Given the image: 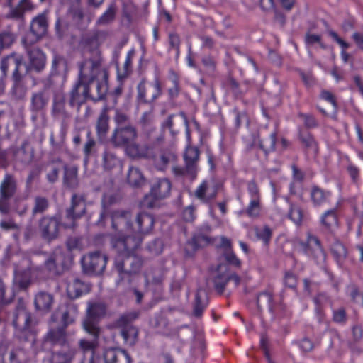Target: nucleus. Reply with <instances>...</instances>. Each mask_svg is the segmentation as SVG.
<instances>
[{"label":"nucleus","instance_id":"f257e3e1","mask_svg":"<svg viewBox=\"0 0 363 363\" xmlns=\"http://www.w3.org/2000/svg\"><path fill=\"white\" fill-rule=\"evenodd\" d=\"M111 244L117 252L114 266L119 275L118 283L126 281L130 284L140 274L145 262L144 259L135 253L141 245V238L113 235Z\"/></svg>","mask_w":363,"mask_h":363},{"label":"nucleus","instance_id":"f03ea898","mask_svg":"<svg viewBox=\"0 0 363 363\" xmlns=\"http://www.w3.org/2000/svg\"><path fill=\"white\" fill-rule=\"evenodd\" d=\"M102 58L99 52L91 58L83 60L79 65L81 82L85 87L88 99L98 101L104 99L107 90L108 72L101 69Z\"/></svg>","mask_w":363,"mask_h":363},{"label":"nucleus","instance_id":"7ed1b4c3","mask_svg":"<svg viewBox=\"0 0 363 363\" xmlns=\"http://www.w3.org/2000/svg\"><path fill=\"white\" fill-rule=\"evenodd\" d=\"M113 121L116 127L110 138V143L114 147L124 149L133 140H137L138 128L127 113L116 108Z\"/></svg>","mask_w":363,"mask_h":363},{"label":"nucleus","instance_id":"20e7f679","mask_svg":"<svg viewBox=\"0 0 363 363\" xmlns=\"http://www.w3.org/2000/svg\"><path fill=\"white\" fill-rule=\"evenodd\" d=\"M41 255H36L30 260V269L36 277H43L45 273L51 277H60L69 268V259L62 252L50 254L40 264Z\"/></svg>","mask_w":363,"mask_h":363},{"label":"nucleus","instance_id":"39448f33","mask_svg":"<svg viewBox=\"0 0 363 363\" xmlns=\"http://www.w3.org/2000/svg\"><path fill=\"white\" fill-rule=\"evenodd\" d=\"M138 311H130L122 314L114 322L115 326L121 329V335L125 344L133 346L138 341L139 330L132 323L139 317Z\"/></svg>","mask_w":363,"mask_h":363},{"label":"nucleus","instance_id":"423d86ee","mask_svg":"<svg viewBox=\"0 0 363 363\" xmlns=\"http://www.w3.org/2000/svg\"><path fill=\"white\" fill-rule=\"evenodd\" d=\"M200 152L196 147L189 146L184 154V167L174 166L172 168L174 174L177 177H187L194 180L197 174L198 161Z\"/></svg>","mask_w":363,"mask_h":363},{"label":"nucleus","instance_id":"0eeeda50","mask_svg":"<svg viewBox=\"0 0 363 363\" xmlns=\"http://www.w3.org/2000/svg\"><path fill=\"white\" fill-rule=\"evenodd\" d=\"M86 213V197L84 195L73 194L71 199V206L65 210L67 221L62 224L66 229H75L77 227V220Z\"/></svg>","mask_w":363,"mask_h":363},{"label":"nucleus","instance_id":"6e6552de","mask_svg":"<svg viewBox=\"0 0 363 363\" xmlns=\"http://www.w3.org/2000/svg\"><path fill=\"white\" fill-rule=\"evenodd\" d=\"M18 191V182L14 175L6 174L0 184V213L8 215L11 211L10 201Z\"/></svg>","mask_w":363,"mask_h":363},{"label":"nucleus","instance_id":"1a4fd4ad","mask_svg":"<svg viewBox=\"0 0 363 363\" xmlns=\"http://www.w3.org/2000/svg\"><path fill=\"white\" fill-rule=\"evenodd\" d=\"M31 315L26 310V304L22 299L18 301L14 313L13 324L21 339L27 340L32 334L30 330Z\"/></svg>","mask_w":363,"mask_h":363},{"label":"nucleus","instance_id":"9d476101","mask_svg":"<svg viewBox=\"0 0 363 363\" xmlns=\"http://www.w3.org/2000/svg\"><path fill=\"white\" fill-rule=\"evenodd\" d=\"M106 313V306L102 301H89L86 313V317L82 321L83 329L88 330L102 331L99 321L104 318Z\"/></svg>","mask_w":363,"mask_h":363},{"label":"nucleus","instance_id":"9b49d317","mask_svg":"<svg viewBox=\"0 0 363 363\" xmlns=\"http://www.w3.org/2000/svg\"><path fill=\"white\" fill-rule=\"evenodd\" d=\"M108 257L100 251H94L82 258V270L88 275H101L105 270Z\"/></svg>","mask_w":363,"mask_h":363},{"label":"nucleus","instance_id":"f8f14e48","mask_svg":"<svg viewBox=\"0 0 363 363\" xmlns=\"http://www.w3.org/2000/svg\"><path fill=\"white\" fill-rule=\"evenodd\" d=\"M61 225L60 216L57 215L42 216L38 222L41 238L48 242L56 240L60 235Z\"/></svg>","mask_w":363,"mask_h":363},{"label":"nucleus","instance_id":"ddd939ff","mask_svg":"<svg viewBox=\"0 0 363 363\" xmlns=\"http://www.w3.org/2000/svg\"><path fill=\"white\" fill-rule=\"evenodd\" d=\"M155 222V218L152 215L145 212L138 213L135 221L133 222V227H130L129 230L133 234L126 237H140L142 242L143 235L150 233L152 230Z\"/></svg>","mask_w":363,"mask_h":363},{"label":"nucleus","instance_id":"4468645a","mask_svg":"<svg viewBox=\"0 0 363 363\" xmlns=\"http://www.w3.org/2000/svg\"><path fill=\"white\" fill-rule=\"evenodd\" d=\"M48 30V21L44 14H40L34 18L30 24V33L28 34L23 39V43L25 46L30 45L43 37Z\"/></svg>","mask_w":363,"mask_h":363},{"label":"nucleus","instance_id":"2eb2a0df","mask_svg":"<svg viewBox=\"0 0 363 363\" xmlns=\"http://www.w3.org/2000/svg\"><path fill=\"white\" fill-rule=\"evenodd\" d=\"M149 140V143L140 144L137 140H133L125 147V152L127 156L134 160L149 159L152 157V149L160 145Z\"/></svg>","mask_w":363,"mask_h":363},{"label":"nucleus","instance_id":"dca6fc26","mask_svg":"<svg viewBox=\"0 0 363 363\" xmlns=\"http://www.w3.org/2000/svg\"><path fill=\"white\" fill-rule=\"evenodd\" d=\"M11 153L16 162L28 165L34 159L35 150L30 141L25 140L19 147H13Z\"/></svg>","mask_w":363,"mask_h":363},{"label":"nucleus","instance_id":"f3484780","mask_svg":"<svg viewBox=\"0 0 363 363\" xmlns=\"http://www.w3.org/2000/svg\"><path fill=\"white\" fill-rule=\"evenodd\" d=\"M152 123L153 114L150 111L144 113L139 121V123L148 140L153 143L162 144L164 140V135L161 132L156 133L155 129L151 128Z\"/></svg>","mask_w":363,"mask_h":363},{"label":"nucleus","instance_id":"a211bd4d","mask_svg":"<svg viewBox=\"0 0 363 363\" xmlns=\"http://www.w3.org/2000/svg\"><path fill=\"white\" fill-rule=\"evenodd\" d=\"M105 38L106 34L101 31L88 33L82 37L81 44L85 48H87L91 54L90 56L86 57L84 60L93 57L96 52H99L100 57L102 58L99 47Z\"/></svg>","mask_w":363,"mask_h":363},{"label":"nucleus","instance_id":"6ab92c4d","mask_svg":"<svg viewBox=\"0 0 363 363\" xmlns=\"http://www.w3.org/2000/svg\"><path fill=\"white\" fill-rule=\"evenodd\" d=\"M87 99L88 96L86 93H85L84 85L81 82V73L79 72L78 81L69 94V104L70 106L76 108L77 111H79L80 106L84 104Z\"/></svg>","mask_w":363,"mask_h":363},{"label":"nucleus","instance_id":"aec40b11","mask_svg":"<svg viewBox=\"0 0 363 363\" xmlns=\"http://www.w3.org/2000/svg\"><path fill=\"white\" fill-rule=\"evenodd\" d=\"M44 341L53 346H60L61 349L70 347L67 341L66 328L62 326L50 329L45 336Z\"/></svg>","mask_w":363,"mask_h":363},{"label":"nucleus","instance_id":"412c9836","mask_svg":"<svg viewBox=\"0 0 363 363\" xmlns=\"http://www.w3.org/2000/svg\"><path fill=\"white\" fill-rule=\"evenodd\" d=\"M154 149L155 147L152 149V157H150L149 160H152L156 168L160 170L165 169L169 163L177 159L176 153L172 149L163 148L160 150L158 155H155Z\"/></svg>","mask_w":363,"mask_h":363},{"label":"nucleus","instance_id":"4be33fe9","mask_svg":"<svg viewBox=\"0 0 363 363\" xmlns=\"http://www.w3.org/2000/svg\"><path fill=\"white\" fill-rule=\"evenodd\" d=\"M188 126L187 118L183 112L169 116L162 124V128L169 129L172 135L177 134L183 127L188 128Z\"/></svg>","mask_w":363,"mask_h":363},{"label":"nucleus","instance_id":"5701e85b","mask_svg":"<svg viewBox=\"0 0 363 363\" xmlns=\"http://www.w3.org/2000/svg\"><path fill=\"white\" fill-rule=\"evenodd\" d=\"M132 213L129 209H114L111 213V226L115 230H118L119 225L125 223L127 230L133 227L131 221Z\"/></svg>","mask_w":363,"mask_h":363},{"label":"nucleus","instance_id":"b1692460","mask_svg":"<svg viewBox=\"0 0 363 363\" xmlns=\"http://www.w3.org/2000/svg\"><path fill=\"white\" fill-rule=\"evenodd\" d=\"M29 63L26 67L27 72L34 70L40 72L45 67V56L43 52L37 48H28Z\"/></svg>","mask_w":363,"mask_h":363},{"label":"nucleus","instance_id":"393cba45","mask_svg":"<svg viewBox=\"0 0 363 363\" xmlns=\"http://www.w3.org/2000/svg\"><path fill=\"white\" fill-rule=\"evenodd\" d=\"M301 250L308 255L318 259L324 257L320 242L315 236H309L307 242L301 243Z\"/></svg>","mask_w":363,"mask_h":363},{"label":"nucleus","instance_id":"a878e982","mask_svg":"<svg viewBox=\"0 0 363 363\" xmlns=\"http://www.w3.org/2000/svg\"><path fill=\"white\" fill-rule=\"evenodd\" d=\"M105 363H131V357L124 350L106 349L104 352Z\"/></svg>","mask_w":363,"mask_h":363},{"label":"nucleus","instance_id":"bb28decb","mask_svg":"<svg viewBox=\"0 0 363 363\" xmlns=\"http://www.w3.org/2000/svg\"><path fill=\"white\" fill-rule=\"evenodd\" d=\"M87 334H89L92 339L89 340L87 339L83 338L79 341V347L82 351L84 354L88 351H90L91 353L96 354V350L99 346V337L102 333V331L99 330L96 332V330H88L86 329H84Z\"/></svg>","mask_w":363,"mask_h":363},{"label":"nucleus","instance_id":"cd10ccee","mask_svg":"<svg viewBox=\"0 0 363 363\" xmlns=\"http://www.w3.org/2000/svg\"><path fill=\"white\" fill-rule=\"evenodd\" d=\"M172 184L167 179H160L155 182L151 187L150 196L154 199H162L169 195Z\"/></svg>","mask_w":363,"mask_h":363},{"label":"nucleus","instance_id":"c85d7f7f","mask_svg":"<svg viewBox=\"0 0 363 363\" xmlns=\"http://www.w3.org/2000/svg\"><path fill=\"white\" fill-rule=\"evenodd\" d=\"M53 303V295L47 291H39L35 296L34 304L38 311L48 313L51 311Z\"/></svg>","mask_w":363,"mask_h":363},{"label":"nucleus","instance_id":"c756f323","mask_svg":"<svg viewBox=\"0 0 363 363\" xmlns=\"http://www.w3.org/2000/svg\"><path fill=\"white\" fill-rule=\"evenodd\" d=\"M91 290V285L82 281L79 278H75L67 286V292L69 298H77L83 294H86Z\"/></svg>","mask_w":363,"mask_h":363},{"label":"nucleus","instance_id":"7c9ffc66","mask_svg":"<svg viewBox=\"0 0 363 363\" xmlns=\"http://www.w3.org/2000/svg\"><path fill=\"white\" fill-rule=\"evenodd\" d=\"M126 182L133 188H140L145 184L146 178L138 167L130 166L127 172Z\"/></svg>","mask_w":363,"mask_h":363},{"label":"nucleus","instance_id":"2f4dec72","mask_svg":"<svg viewBox=\"0 0 363 363\" xmlns=\"http://www.w3.org/2000/svg\"><path fill=\"white\" fill-rule=\"evenodd\" d=\"M22 65L21 57L12 54L6 56L1 60V69L3 72L4 76L6 75L9 69H13V75H21L22 74L19 71L20 67Z\"/></svg>","mask_w":363,"mask_h":363},{"label":"nucleus","instance_id":"473e14b6","mask_svg":"<svg viewBox=\"0 0 363 363\" xmlns=\"http://www.w3.org/2000/svg\"><path fill=\"white\" fill-rule=\"evenodd\" d=\"M32 275L36 276V274L31 272L30 265L27 269L16 271L13 279L14 285L21 291L27 290L32 284Z\"/></svg>","mask_w":363,"mask_h":363},{"label":"nucleus","instance_id":"72a5a7b5","mask_svg":"<svg viewBox=\"0 0 363 363\" xmlns=\"http://www.w3.org/2000/svg\"><path fill=\"white\" fill-rule=\"evenodd\" d=\"M52 113L54 117L65 120L70 117L65 108V97L62 93H57L54 96Z\"/></svg>","mask_w":363,"mask_h":363},{"label":"nucleus","instance_id":"f704fd0d","mask_svg":"<svg viewBox=\"0 0 363 363\" xmlns=\"http://www.w3.org/2000/svg\"><path fill=\"white\" fill-rule=\"evenodd\" d=\"M77 353L74 347H66L52 352L50 363H72Z\"/></svg>","mask_w":363,"mask_h":363},{"label":"nucleus","instance_id":"c9c22d12","mask_svg":"<svg viewBox=\"0 0 363 363\" xmlns=\"http://www.w3.org/2000/svg\"><path fill=\"white\" fill-rule=\"evenodd\" d=\"M218 188L217 185H214L211 192H208L210 189V184L208 181H203L195 191L194 195L197 199L203 202L208 203L216 198Z\"/></svg>","mask_w":363,"mask_h":363},{"label":"nucleus","instance_id":"e433bc0d","mask_svg":"<svg viewBox=\"0 0 363 363\" xmlns=\"http://www.w3.org/2000/svg\"><path fill=\"white\" fill-rule=\"evenodd\" d=\"M28 358L26 351L18 347L11 350L6 357L0 358V363H27Z\"/></svg>","mask_w":363,"mask_h":363},{"label":"nucleus","instance_id":"4c0bfd02","mask_svg":"<svg viewBox=\"0 0 363 363\" xmlns=\"http://www.w3.org/2000/svg\"><path fill=\"white\" fill-rule=\"evenodd\" d=\"M48 101L49 96L44 91L33 94L30 99L31 111L39 113L44 111Z\"/></svg>","mask_w":363,"mask_h":363},{"label":"nucleus","instance_id":"58836bf2","mask_svg":"<svg viewBox=\"0 0 363 363\" xmlns=\"http://www.w3.org/2000/svg\"><path fill=\"white\" fill-rule=\"evenodd\" d=\"M13 82V87L11 91L12 97L15 100H23L27 93V88L23 82V74L12 76Z\"/></svg>","mask_w":363,"mask_h":363},{"label":"nucleus","instance_id":"ea45409f","mask_svg":"<svg viewBox=\"0 0 363 363\" xmlns=\"http://www.w3.org/2000/svg\"><path fill=\"white\" fill-rule=\"evenodd\" d=\"M32 9L33 4L30 1L21 0L16 6L11 9L9 13H7L6 17L9 18L23 20L24 13L27 11L32 10Z\"/></svg>","mask_w":363,"mask_h":363},{"label":"nucleus","instance_id":"a19ab883","mask_svg":"<svg viewBox=\"0 0 363 363\" xmlns=\"http://www.w3.org/2000/svg\"><path fill=\"white\" fill-rule=\"evenodd\" d=\"M50 207V201L48 197L38 195L33 199L31 213L33 217L44 214Z\"/></svg>","mask_w":363,"mask_h":363},{"label":"nucleus","instance_id":"79ce46f5","mask_svg":"<svg viewBox=\"0 0 363 363\" xmlns=\"http://www.w3.org/2000/svg\"><path fill=\"white\" fill-rule=\"evenodd\" d=\"M109 130V116L107 108H104L96 121V132L99 138H104Z\"/></svg>","mask_w":363,"mask_h":363},{"label":"nucleus","instance_id":"37998d69","mask_svg":"<svg viewBox=\"0 0 363 363\" xmlns=\"http://www.w3.org/2000/svg\"><path fill=\"white\" fill-rule=\"evenodd\" d=\"M226 266L220 264L218 267V271L220 274H218L214 278V287L216 291L219 294H222L225 290V287L228 281H229L227 271L225 270Z\"/></svg>","mask_w":363,"mask_h":363},{"label":"nucleus","instance_id":"c03bdc74","mask_svg":"<svg viewBox=\"0 0 363 363\" xmlns=\"http://www.w3.org/2000/svg\"><path fill=\"white\" fill-rule=\"evenodd\" d=\"M62 310L61 321L62 327L66 328L69 324L74 321V318L72 313L77 312V307L71 303H66L60 307Z\"/></svg>","mask_w":363,"mask_h":363},{"label":"nucleus","instance_id":"a18cd8bd","mask_svg":"<svg viewBox=\"0 0 363 363\" xmlns=\"http://www.w3.org/2000/svg\"><path fill=\"white\" fill-rule=\"evenodd\" d=\"M208 303V299L205 292L199 289L196 294L195 303L194 305V315L199 318L201 316L204 308Z\"/></svg>","mask_w":363,"mask_h":363},{"label":"nucleus","instance_id":"49530a36","mask_svg":"<svg viewBox=\"0 0 363 363\" xmlns=\"http://www.w3.org/2000/svg\"><path fill=\"white\" fill-rule=\"evenodd\" d=\"M153 87L157 90V94H152L150 89L147 92L144 82H141L138 86V99L143 102L150 101L155 99L156 96L160 94V82L157 80L155 81Z\"/></svg>","mask_w":363,"mask_h":363},{"label":"nucleus","instance_id":"de8ad7c7","mask_svg":"<svg viewBox=\"0 0 363 363\" xmlns=\"http://www.w3.org/2000/svg\"><path fill=\"white\" fill-rule=\"evenodd\" d=\"M321 223L328 231H334L338 226V220L335 211L334 210L327 211L323 216Z\"/></svg>","mask_w":363,"mask_h":363},{"label":"nucleus","instance_id":"09e8293b","mask_svg":"<svg viewBox=\"0 0 363 363\" xmlns=\"http://www.w3.org/2000/svg\"><path fill=\"white\" fill-rule=\"evenodd\" d=\"M64 167V182L65 184L71 189H74L77 186V168L75 167Z\"/></svg>","mask_w":363,"mask_h":363},{"label":"nucleus","instance_id":"8fccbe9b","mask_svg":"<svg viewBox=\"0 0 363 363\" xmlns=\"http://www.w3.org/2000/svg\"><path fill=\"white\" fill-rule=\"evenodd\" d=\"M272 294L267 291H264L262 293H260L257 296V304L258 309L259 311L262 310H269L270 311H272L273 306H272Z\"/></svg>","mask_w":363,"mask_h":363},{"label":"nucleus","instance_id":"3c124183","mask_svg":"<svg viewBox=\"0 0 363 363\" xmlns=\"http://www.w3.org/2000/svg\"><path fill=\"white\" fill-rule=\"evenodd\" d=\"M52 68L55 74L65 75L68 69L66 59L62 56L55 55L52 60Z\"/></svg>","mask_w":363,"mask_h":363},{"label":"nucleus","instance_id":"603ef678","mask_svg":"<svg viewBox=\"0 0 363 363\" xmlns=\"http://www.w3.org/2000/svg\"><path fill=\"white\" fill-rule=\"evenodd\" d=\"M134 54L135 51L133 50H130L123 65L121 67H118V76L120 79L126 78L132 72L131 64Z\"/></svg>","mask_w":363,"mask_h":363},{"label":"nucleus","instance_id":"864d4df0","mask_svg":"<svg viewBox=\"0 0 363 363\" xmlns=\"http://www.w3.org/2000/svg\"><path fill=\"white\" fill-rule=\"evenodd\" d=\"M331 252L338 263H342L347 257L346 247L339 241H335L331 246Z\"/></svg>","mask_w":363,"mask_h":363},{"label":"nucleus","instance_id":"5fc2aeb1","mask_svg":"<svg viewBox=\"0 0 363 363\" xmlns=\"http://www.w3.org/2000/svg\"><path fill=\"white\" fill-rule=\"evenodd\" d=\"M87 140L83 148L84 157L88 160L91 156L96 152V141L92 136L91 131H88L86 134Z\"/></svg>","mask_w":363,"mask_h":363},{"label":"nucleus","instance_id":"6e6d98bb","mask_svg":"<svg viewBox=\"0 0 363 363\" xmlns=\"http://www.w3.org/2000/svg\"><path fill=\"white\" fill-rule=\"evenodd\" d=\"M276 145V134L272 133L268 135L263 136L259 140V147L266 154L268 152L274 150Z\"/></svg>","mask_w":363,"mask_h":363},{"label":"nucleus","instance_id":"4d7b16f0","mask_svg":"<svg viewBox=\"0 0 363 363\" xmlns=\"http://www.w3.org/2000/svg\"><path fill=\"white\" fill-rule=\"evenodd\" d=\"M191 245L195 247H204L212 243V239L205 233H196L191 240Z\"/></svg>","mask_w":363,"mask_h":363},{"label":"nucleus","instance_id":"13d9d810","mask_svg":"<svg viewBox=\"0 0 363 363\" xmlns=\"http://www.w3.org/2000/svg\"><path fill=\"white\" fill-rule=\"evenodd\" d=\"M103 162L104 168L111 170L119 164L120 160L115 153L106 151L103 155Z\"/></svg>","mask_w":363,"mask_h":363},{"label":"nucleus","instance_id":"bf43d9fd","mask_svg":"<svg viewBox=\"0 0 363 363\" xmlns=\"http://www.w3.org/2000/svg\"><path fill=\"white\" fill-rule=\"evenodd\" d=\"M299 138L301 144L306 149L313 150L315 152L318 151V145L314 140L313 137L308 133L300 132Z\"/></svg>","mask_w":363,"mask_h":363},{"label":"nucleus","instance_id":"052dcab7","mask_svg":"<svg viewBox=\"0 0 363 363\" xmlns=\"http://www.w3.org/2000/svg\"><path fill=\"white\" fill-rule=\"evenodd\" d=\"M15 40L14 35L10 31H4L0 33V48H8L12 45Z\"/></svg>","mask_w":363,"mask_h":363},{"label":"nucleus","instance_id":"680f3d73","mask_svg":"<svg viewBox=\"0 0 363 363\" xmlns=\"http://www.w3.org/2000/svg\"><path fill=\"white\" fill-rule=\"evenodd\" d=\"M81 0H75L69 9V12L72 18L77 21H81L84 18V13L82 8L79 6Z\"/></svg>","mask_w":363,"mask_h":363},{"label":"nucleus","instance_id":"e2e57ef3","mask_svg":"<svg viewBox=\"0 0 363 363\" xmlns=\"http://www.w3.org/2000/svg\"><path fill=\"white\" fill-rule=\"evenodd\" d=\"M311 199L314 203L320 204L325 200L326 194L321 189L314 186L311 191Z\"/></svg>","mask_w":363,"mask_h":363},{"label":"nucleus","instance_id":"0e129e2a","mask_svg":"<svg viewBox=\"0 0 363 363\" xmlns=\"http://www.w3.org/2000/svg\"><path fill=\"white\" fill-rule=\"evenodd\" d=\"M181 40L178 34L175 33H170L169 34V44L171 49L176 52V57H178L179 55V46Z\"/></svg>","mask_w":363,"mask_h":363},{"label":"nucleus","instance_id":"69168bd1","mask_svg":"<svg viewBox=\"0 0 363 363\" xmlns=\"http://www.w3.org/2000/svg\"><path fill=\"white\" fill-rule=\"evenodd\" d=\"M116 9L113 6H110L107 11L98 20L99 24H106L111 22L115 17Z\"/></svg>","mask_w":363,"mask_h":363},{"label":"nucleus","instance_id":"338daca9","mask_svg":"<svg viewBox=\"0 0 363 363\" xmlns=\"http://www.w3.org/2000/svg\"><path fill=\"white\" fill-rule=\"evenodd\" d=\"M163 245V242L160 239H155L148 244L147 249L152 254L157 255L162 252Z\"/></svg>","mask_w":363,"mask_h":363},{"label":"nucleus","instance_id":"774afa93","mask_svg":"<svg viewBox=\"0 0 363 363\" xmlns=\"http://www.w3.org/2000/svg\"><path fill=\"white\" fill-rule=\"evenodd\" d=\"M302 211L296 206L291 205L289 212V217L296 223H301L302 220Z\"/></svg>","mask_w":363,"mask_h":363}]
</instances>
